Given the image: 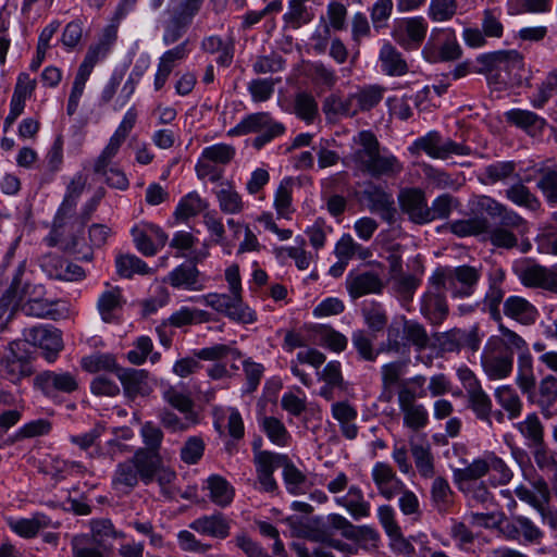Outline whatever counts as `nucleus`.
I'll return each mask as SVG.
<instances>
[{"instance_id":"obj_6","label":"nucleus","mask_w":557,"mask_h":557,"mask_svg":"<svg viewBox=\"0 0 557 557\" xmlns=\"http://www.w3.org/2000/svg\"><path fill=\"white\" fill-rule=\"evenodd\" d=\"M431 288L423 295L421 313L432 324L441 325L449 313V307L445 295V285H437L435 276L430 277Z\"/></svg>"},{"instance_id":"obj_27","label":"nucleus","mask_w":557,"mask_h":557,"mask_svg":"<svg viewBox=\"0 0 557 557\" xmlns=\"http://www.w3.org/2000/svg\"><path fill=\"white\" fill-rule=\"evenodd\" d=\"M536 393V400H532V404L540 406L542 413L546 417L555 414V406L557 401V377L554 375H547L542 379Z\"/></svg>"},{"instance_id":"obj_56","label":"nucleus","mask_w":557,"mask_h":557,"mask_svg":"<svg viewBox=\"0 0 557 557\" xmlns=\"http://www.w3.org/2000/svg\"><path fill=\"white\" fill-rule=\"evenodd\" d=\"M206 208L205 201L196 193H189L178 203L175 210V216L178 220L186 221L197 215Z\"/></svg>"},{"instance_id":"obj_2","label":"nucleus","mask_w":557,"mask_h":557,"mask_svg":"<svg viewBox=\"0 0 557 557\" xmlns=\"http://www.w3.org/2000/svg\"><path fill=\"white\" fill-rule=\"evenodd\" d=\"M433 275L437 285H445L454 297H469L481 278V269L468 264L456 268L438 269Z\"/></svg>"},{"instance_id":"obj_46","label":"nucleus","mask_w":557,"mask_h":557,"mask_svg":"<svg viewBox=\"0 0 557 557\" xmlns=\"http://www.w3.org/2000/svg\"><path fill=\"white\" fill-rule=\"evenodd\" d=\"M121 307L122 294L119 287L104 292L98 300V310L106 323L114 320L113 312Z\"/></svg>"},{"instance_id":"obj_44","label":"nucleus","mask_w":557,"mask_h":557,"mask_svg":"<svg viewBox=\"0 0 557 557\" xmlns=\"http://www.w3.org/2000/svg\"><path fill=\"white\" fill-rule=\"evenodd\" d=\"M323 110L326 114L355 116L358 113L354 94L347 97H339L336 95L329 96L323 104Z\"/></svg>"},{"instance_id":"obj_14","label":"nucleus","mask_w":557,"mask_h":557,"mask_svg":"<svg viewBox=\"0 0 557 557\" xmlns=\"http://www.w3.org/2000/svg\"><path fill=\"white\" fill-rule=\"evenodd\" d=\"M383 287L382 278L373 271L350 272L346 278V288L352 299L370 294H381Z\"/></svg>"},{"instance_id":"obj_35","label":"nucleus","mask_w":557,"mask_h":557,"mask_svg":"<svg viewBox=\"0 0 557 557\" xmlns=\"http://www.w3.org/2000/svg\"><path fill=\"white\" fill-rule=\"evenodd\" d=\"M379 521L385 530L387 536L393 541L400 543L406 548L412 546L404 537L400 527L395 519V511L389 505H382L377 508Z\"/></svg>"},{"instance_id":"obj_5","label":"nucleus","mask_w":557,"mask_h":557,"mask_svg":"<svg viewBox=\"0 0 557 557\" xmlns=\"http://www.w3.org/2000/svg\"><path fill=\"white\" fill-rule=\"evenodd\" d=\"M482 367L491 380L507 377L512 371L513 350L502 341L490 343L482 354Z\"/></svg>"},{"instance_id":"obj_1","label":"nucleus","mask_w":557,"mask_h":557,"mask_svg":"<svg viewBox=\"0 0 557 557\" xmlns=\"http://www.w3.org/2000/svg\"><path fill=\"white\" fill-rule=\"evenodd\" d=\"M255 133L252 147L260 150L274 138L285 133L284 124L275 121L269 112H257L245 116L240 123L227 132L231 137Z\"/></svg>"},{"instance_id":"obj_32","label":"nucleus","mask_w":557,"mask_h":557,"mask_svg":"<svg viewBox=\"0 0 557 557\" xmlns=\"http://www.w3.org/2000/svg\"><path fill=\"white\" fill-rule=\"evenodd\" d=\"M410 450L420 475L423 478H432L435 473V469L430 444L411 441Z\"/></svg>"},{"instance_id":"obj_60","label":"nucleus","mask_w":557,"mask_h":557,"mask_svg":"<svg viewBox=\"0 0 557 557\" xmlns=\"http://www.w3.org/2000/svg\"><path fill=\"white\" fill-rule=\"evenodd\" d=\"M539 174L537 188L542 190L548 202L557 203V170L542 168L539 170Z\"/></svg>"},{"instance_id":"obj_54","label":"nucleus","mask_w":557,"mask_h":557,"mask_svg":"<svg viewBox=\"0 0 557 557\" xmlns=\"http://www.w3.org/2000/svg\"><path fill=\"white\" fill-rule=\"evenodd\" d=\"M236 150L232 145L216 144L206 147L201 152V158L218 165L228 164L235 157Z\"/></svg>"},{"instance_id":"obj_51","label":"nucleus","mask_w":557,"mask_h":557,"mask_svg":"<svg viewBox=\"0 0 557 557\" xmlns=\"http://www.w3.org/2000/svg\"><path fill=\"white\" fill-rule=\"evenodd\" d=\"M537 494L528 487L520 486L516 490V495L519 499L527 502L535 509L542 510L544 505H547L549 502V490L545 482H540L536 485Z\"/></svg>"},{"instance_id":"obj_19","label":"nucleus","mask_w":557,"mask_h":557,"mask_svg":"<svg viewBox=\"0 0 557 557\" xmlns=\"http://www.w3.org/2000/svg\"><path fill=\"white\" fill-rule=\"evenodd\" d=\"M200 272L195 262L183 263L171 271L164 280L174 288H184L188 290H201Z\"/></svg>"},{"instance_id":"obj_15","label":"nucleus","mask_w":557,"mask_h":557,"mask_svg":"<svg viewBox=\"0 0 557 557\" xmlns=\"http://www.w3.org/2000/svg\"><path fill=\"white\" fill-rule=\"evenodd\" d=\"M372 479L384 498L392 499L399 495L405 487L401 480L396 476L392 466L385 462H376L372 469Z\"/></svg>"},{"instance_id":"obj_9","label":"nucleus","mask_w":557,"mask_h":557,"mask_svg":"<svg viewBox=\"0 0 557 557\" xmlns=\"http://www.w3.org/2000/svg\"><path fill=\"white\" fill-rule=\"evenodd\" d=\"M521 284L528 288H537L557 295V270L533 263L518 273Z\"/></svg>"},{"instance_id":"obj_48","label":"nucleus","mask_w":557,"mask_h":557,"mask_svg":"<svg viewBox=\"0 0 557 557\" xmlns=\"http://www.w3.org/2000/svg\"><path fill=\"white\" fill-rule=\"evenodd\" d=\"M506 196L516 205L525 207L532 211H535L541 207V202L536 196L522 183H517L509 187L506 190Z\"/></svg>"},{"instance_id":"obj_47","label":"nucleus","mask_w":557,"mask_h":557,"mask_svg":"<svg viewBox=\"0 0 557 557\" xmlns=\"http://www.w3.org/2000/svg\"><path fill=\"white\" fill-rule=\"evenodd\" d=\"M366 324L373 333L382 332L387 326V314L380 302H371L361 309Z\"/></svg>"},{"instance_id":"obj_30","label":"nucleus","mask_w":557,"mask_h":557,"mask_svg":"<svg viewBox=\"0 0 557 557\" xmlns=\"http://www.w3.org/2000/svg\"><path fill=\"white\" fill-rule=\"evenodd\" d=\"M403 171V165L394 156H381L380 152L363 166L361 172L368 173L373 177L396 176Z\"/></svg>"},{"instance_id":"obj_3","label":"nucleus","mask_w":557,"mask_h":557,"mask_svg":"<svg viewBox=\"0 0 557 557\" xmlns=\"http://www.w3.org/2000/svg\"><path fill=\"white\" fill-rule=\"evenodd\" d=\"M33 373L32 356L26 343L22 339L11 342L7 354L0 359V376L12 383H18Z\"/></svg>"},{"instance_id":"obj_20","label":"nucleus","mask_w":557,"mask_h":557,"mask_svg":"<svg viewBox=\"0 0 557 557\" xmlns=\"http://www.w3.org/2000/svg\"><path fill=\"white\" fill-rule=\"evenodd\" d=\"M133 462L140 475V481L148 485L154 481L157 471L163 462L161 453L138 448L132 456Z\"/></svg>"},{"instance_id":"obj_7","label":"nucleus","mask_w":557,"mask_h":557,"mask_svg":"<svg viewBox=\"0 0 557 557\" xmlns=\"http://www.w3.org/2000/svg\"><path fill=\"white\" fill-rule=\"evenodd\" d=\"M414 146L435 159H447L451 154L468 156L471 152L466 145L455 143L451 139L444 140L437 132H431L426 136L417 139Z\"/></svg>"},{"instance_id":"obj_16","label":"nucleus","mask_w":557,"mask_h":557,"mask_svg":"<svg viewBox=\"0 0 557 557\" xmlns=\"http://www.w3.org/2000/svg\"><path fill=\"white\" fill-rule=\"evenodd\" d=\"M504 314L522 325H532L539 317L537 308L521 296H509L503 305Z\"/></svg>"},{"instance_id":"obj_21","label":"nucleus","mask_w":557,"mask_h":557,"mask_svg":"<svg viewBox=\"0 0 557 557\" xmlns=\"http://www.w3.org/2000/svg\"><path fill=\"white\" fill-rule=\"evenodd\" d=\"M187 44L188 41L186 40L162 54L159 60L158 70L154 76L156 90H160L164 86L176 64L186 58L188 53Z\"/></svg>"},{"instance_id":"obj_12","label":"nucleus","mask_w":557,"mask_h":557,"mask_svg":"<svg viewBox=\"0 0 557 557\" xmlns=\"http://www.w3.org/2000/svg\"><path fill=\"white\" fill-rule=\"evenodd\" d=\"M400 209L416 224L428 223L430 215L425 194L420 188H406L399 193Z\"/></svg>"},{"instance_id":"obj_42","label":"nucleus","mask_w":557,"mask_h":557,"mask_svg":"<svg viewBox=\"0 0 557 557\" xmlns=\"http://www.w3.org/2000/svg\"><path fill=\"white\" fill-rule=\"evenodd\" d=\"M208 490L210 491V499L220 507L231 504L234 497V488L230 483L220 475H211L208 480Z\"/></svg>"},{"instance_id":"obj_24","label":"nucleus","mask_w":557,"mask_h":557,"mask_svg":"<svg viewBox=\"0 0 557 557\" xmlns=\"http://www.w3.org/2000/svg\"><path fill=\"white\" fill-rule=\"evenodd\" d=\"M505 116L508 123L523 129L531 136L540 134L546 125L543 117L528 110L513 109L506 112Z\"/></svg>"},{"instance_id":"obj_26","label":"nucleus","mask_w":557,"mask_h":557,"mask_svg":"<svg viewBox=\"0 0 557 557\" xmlns=\"http://www.w3.org/2000/svg\"><path fill=\"white\" fill-rule=\"evenodd\" d=\"M357 143L360 145V148L352 153L351 159L357 169L361 171L380 152V143L370 131L360 132Z\"/></svg>"},{"instance_id":"obj_57","label":"nucleus","mask_w":557,"mask_h":557,"mask_svg":"<svg viewBox=\"0 0 557 557\" xmlns=\"http://www.w3.org/2000/svg\"><path fill=\"white\" fill-rule=\"evenodd\" d=\"M384 88L377 85L366 87L354 94L357 110L369 111L374 108L383 98Z\"/></svg>"},{"instance_id":"obj_52","label":"nucleus","mask_w":557,"mask_h":557,"mask_svg":"<svg viewBox=\"0 0 557 557\" xmlns=\"http://www.w3.org/2000/svg\"><path fill=\"white\" fill-rule=\"evenodd\" d=\"M459 206L457 198L449 194H443L438 196L429 207L430 215L428 223L434 220H446L449 218L453 209Z\"/></svg>"},{"instance_id":"obj_13","label":"nucleus","mask_w":557,"mask_h":557,"mask_svg":"<svg viewBox=\"0 0 557 557\" xmlns=\"http://www.w3.org/2000/svg\"><path fill=\"white\" fill-rule=\"evenodd\" d=\"M524 69L523 55L517 50L497 51V82L504 84H518L522 78Z\"/></svg>"},{"instance_id":"obj_10","label":"nucleus","mask_w":557,"mask_h":557,"mask_svg":"<svg viewBox=\"0 0 557 557\" xmlns=\"http://www.w3.org/2000/svg\"><path fill=\"white\" fill-rule=\"evenodd\" d=\"M428 24L422 16L403 20L393 30V38L405 50L418 49L425 39Z\"/></svg>"},{"instance_id":"obj_17","label":"nucleus","mask_w":557,"mask_h":557,"mask_svg":"<svg viewBox=\"0 0 557 557\" xmlns=\"http://www.w3.org/2000/svg\"><path fill=\"white\" fill-rule=\"evenodd\" d=\"M363 195L369 202L370 211L379 213L380 216L389 224L396 221L397 209L392 194L373 186L364 190Z\"/></svg>"},{"instance_id":"obj_11","label":"nucleus","mask_w":557,"mask_h":557,"mask_svg":"<svg viewBox=\"0 0 557 557\" xmlns=\"http://www.w3.org/2000/svg\"><path fill=\"white\" fill-rule=\"evenodd\" d=\"M34 384L46 395L57 392L70 394L79 387L75 372L44 371L35 377Z\"/></svg>"},{"instance_id":"obj_23","label":"nucleus","mask_w":557,"mask_h":557,"mask_svg":"<svg viewBox=\"0 0 557 557\" xmlns=\"http://www.w3.org/2000/svg\"><path fill=\"white\" fill-rule=\"evenodd\" d=\"M335 503L346 508L355 520L367 518L371 512L370 503L364 499L363 492L357 485H351L346 495L336 497Z\"/></svg>"},{"instance_id":"obj_64","label":"nucleus","mask_w":557,"mask_h":557,"mask_svg":"<svg viewBox=\"0 0 557 557\" xmlns=\"http://www.w3.org/2000/svg\"><path fill=\"white\" fill-rule=\"evenodd\" d=\"M140 435L146 450L160 453L163 441V431L151 421L145 422L140 428Z\"/></svg>"},{"instance_id":"obj_36","label":"nucleus","mask_w":557,"mask_h":557,"mask_svg":"<svg viewBox=\"0 0 557 557\" xmlns=\"http://www.w3.org/2000/svg\"><path fill=\"white\" fill-rule=\"evenodd\" d=\"M454 492L446 479L437 476L431 486V499L433 507L440 513H446L454 504Z\"/></svg>"},{"instance_id":"obj_33","label":"nucleus","mask_w":557,"mask_h":557,"mask_svg":"<svg viewBox=\"0 0 557 557\" xmlns=\"http://www.w3.org/2000/svg\"><path fill=\"white\" fill-rule=\"evenodd\" d=\"M446 228L458 237L481 236L487 231V219L473 216L465 220H456L446 225Z\"/></svg>"},{"instance_id":"obj_4","label":"nucleus","mask_w":557,"mask_h":557,"mask_svg":"<svg viewBox=\"0 0 557 557\" xmlns=\"http://www.w3.org/2000/svg\"><path fill=\"white\" fill-rule=\"evenodd\" d=\"M202 300L216 312L237 323L251 324L257 321L256 312L244 302L242 294L210 293L202 296Z\"/></svg>"},{"instance_id":"obj_25","label":"nucleus","mask_w":557,"mask_h":557,"mask_svg":"<svg viewBox=\"0 0 557 557\" xmlns=\"http://www.w3.org/2000/svg\"><path fill=\"white\" fill-rule=\"evenodd\" d=\"M74 219L69 226H53L47 238L49 246H60L65 251H76L79 240L83 238L84 230L77 231Z\"/></svg>"},{"instance_id":"obj_28","label":"nucleus","mask_w":557,"mask_h":557,"mask_svg":"<svg viewBox=\"0 0 557 557\" xmlns=\"http://www.w3.org/2000/svg\"><path fill=\"white\" fill-rule=\"evenodd\" d=\"M276 454L274 453H260L257 455V475L262 490L265 492H273L276 490L277 484L273 478V472L276 466Z\"/></svg>"},{"instance_id":"obj_63","label":"nucleus","mask_w":557,"mask_h":557,"mask_svg":"<svg viewBox=\"0 0 557 557\" xmlns=\"http://www.w3.org/2000/svg\"><path fill=\"white\" fill-rule=\"evenodd\" d=\"M278 82L274 78H256L248 84V91L255 102H264L272 97Z\"/></svg>"},{"instance_id":"obj_61","label":"nucleus","mask_w":557,"mask_h":557,"mask_svg":"<svg viewBox=\"0 0 557 557\" xmlns=\"http://www.w3.org/2000/svg\"><path fill=\"white\" fill-rule=\"evenodd\" d=\"M294 109L297 116L307 122H311L318 114V103L314 97L305 91L296 95Z\"/></svg>"},{"instance_id":"obj_41","label":"nucleus","mask_w":557,"mask_h":557,"mask_svg":"<svg viewBox=\"0 0 557 557\" xmlns=\"http://www.w3.org/2000/svg\"><path fill=\"white\" fill-rule=\"evenodd\" d=\"M483 236L484 240L490 242L495 248L510 250L518 246V237L512 231L499 225L491 226L488 220L487 231L484 232Z\"/></svg>"},{"instance_id":"obj_38","label":"nucleus","mask_w":557,"mask_h":557,"mask_svg":"<svg viewBox=\"0 0 557 557\" xmlns=\"http://www.w3.org/2000/svg\"><path fill=\"white\" fill-rule=\"evenodd\" d=\"M91 533L89 536L98 542L107 550L109 548L108 542L114 539H123V532L116 531L110 519L99 518L92 519L89 522Z\"/></svg>"},{"instance_id":"obj_45","label":"nucleus","mask_w":557,"mask_h":557,"mask_svg":"<svg viewBox=\"0 0 557 557\" xmlns=\"http://www.w3.org/2000/svg\"><path fill=\"white\" fill-rule=\"evenodd\" d=\"M309 0H289L288 11L284 14V21L298 28L308 24L313 18V13L307 7Z\"/></svg>"},{"instance_id":"obj_8","label":"nucleus","mask_w":557,"mask_h":557,"mask_svg":"<svg viewBox=\"0 0 557 557\" xmlns=\"http://www.w3.org/2000/svg\"><path fill=\"white\" fill-rule=\"evenodd\" d=\"M25 339L23 342L38 346L44 351V356L48 361H53L63 348L61 333L57 329L46 326H34L25 331Z\"/></svg>"},{"instance_id":"obj_18","label":"nucleus","mask_w":557,"mask_h":557,"mask_svg":"<svg viewBox=\"0 0 557 557\" xmlns=\"http://www.w3.org/2000/svg\"><path fill=\"white\" fill-rule=\"evenodd\" d=\"M189 528L199 534L221 540L226 539L231 530L230 521L221 512L202 516L194 520Z\"/></svg>"},{"instance_id":"obj_34","label":"nucleus","mask_w":557,"mask_h":557,"mask_svg":"<svg viewBox=\"0 0 557 557\" xmlns=\"http://www.w3.org/2000/svg\"><path fill=\"white\" fill-rule=\"evenodd\" d=\"M508 535L511 539L523 536L524 541L539 543L543 536L540 529L528 518L523 516L513 517L510 524L507 525Z\"/></svg>"},{"instance_id":"obj_39","label":"nucleus","mask_w":557,"mask_h":557,"mask_svg":"<svg viewBox=\"0 0 557 557\" xmlns=\"http://www.w3.org/2000/svg\"><path fill=\"white\" fill-rule=\"evenodd\" d=\"M276 466L283 467V478L287 490L297 494L306 482V475L289 460L286 455L276 454Z\"/></svg>"},{"instance_id":"obj_37","label":"nucleus","mask_w":557,"mask_h":557,"mask_svg":"<svg viewBox=\"0 0 557 557\" xmlns=\"http://www.w3.org/2000/svg\"><path fill=\"white\" fill-rule=\"evenodd\" d=\"M517 384L523 394L528 396L529 401L536 400V381L532 372V359L530 355L519 357V375Z\"/></svg>"},{"instance_id":"obj_43","label":"nucleus","mask_w":557,"mask_h":557,"mask_svg":"<svg viewBox=\"0 0 557 557\" xmlns=\"http://www.w3.org/2000/svg\"><path fill=\"white\" fill-rule=\"evenodd\" d=\"M72 552L74 557H103L107 549L102 547L89 534H78L72 539Z\"/></svg>"},{"instance_id":"obj_22","label":"nucleus","mask_w":557,"mask_h":557,"mask_svg":"<svg viewBox=\"0 0 557 557\" xmlns=\"http://www.w3.org/2000/svg\"><path fill=\"white\" fill-rule=\"evenodd\" d=\"M379 61L382 71L388 76H404L409 72L403 53L391 42H385L380 49Z\"/></svg>"},{"instance_id":"obj_59","label":"nucleus","mask_w":557,"mask_h":557,"mask_svg":"<svg viewBox=\"0 0 557 557\" xmlns=\"http://www.w3.org/2000/svg\"><path fill=\"white\" fill-rule=\"evenodd\" d=\"M48 525L45 516H35L32 519H20L10 523L11 529L23 537H34L39 530Z\"/></svg>"},{"instance_id":"obj_31","label":"nucleus","mask_w":557,"mask_h":557,"mask_svg":"<svg viewBox=\"0 0 557 557\" xmlns=\"http://www.w3.org/2000/svg\"><path fill=\"white\" fill-rule=\"evenodd\" d=\"M116 375L123 385L127 398L134 399L137 395L144 394V384L148 377L146 370L121 368L117 370Z\"/></svg>"},{"instance_id":"obj_62","label":"nucleus","mask_w":557,"mask_h":557,"mask_svg":"<svg viewBox=\"0 0 557 557\" xmlns=\"http://www.w3.org/2000/svg\"><path fill=\"white\" fill-rule=\"evenodd\" d=\"M163 398L181 413H190L194 409V400L190 395L178 391L175 386H169L163 392Z\"/></svg>"},{"instance_id":"obj_29","label":"nucleus","mask_w":557,"mask_h":557,"mask_svg":"<svg viewBox=\"0 0 557 557\" xmlns=\"http://www.w3.org/2000/svg\"><path fill=\"white\" fill-rule=\"evenodd\" d=\"M139 480L140 475L131 457L116 466L112 485L117 491L129 492L138 484Z\"/></svg>"},{"instance_id":"obj_53","label":"nucleus","mask_w":557,"mask_h":557,"mask_svg":"<svg viewBox=\"0 0 557 557\" xmlns=\"http://www.w3.org/2000/svg\"><path fill=\"white\" fill-rule=\"evenodd\" d=\"M117 273L123 277H132L135 273L148 274L151 272L150 268L136 256L125 255L116 259Z\"/></svg>"},{"instance_id":"obj_58","label":"nucleus","mask_w":557,"mask_h":557,"mask_svg":"<svg viewBox=\"0 0 557 557\" xmlns=\"http://www.w3.org/2000/svg\"><path fill=\"white\" fill-rule=\"evenodd\" d=\"M488 472L487 457L484 459H475L472 463L463 469L454 471V479L457 483L462 484L469 481H478Z\"/></svg>"},{"instance_id":"obj_50","label":"nucleus","mask_w":557,"mask_h":557,"mask_svg":"<svg viewBox=\"0 0 557 557\" xmlns=\"http://www.w3.org/2000/svg\"><path fill=\"white\" fill-rule=\"evenodd\" d=\"M401 321L405 338L419 350L425 349L429 345V335L425 327L419 322L406 320L405 317L401 318Z\"/></svg>"},{"instance_id":"obj_40","label":"nucleus","mask_w":557,"mask_h":557,"mask_svg":"<svg viewBox=\"0 0 557 557\" xmlns=\"http://www.w3.org/2000/svg\"><path fill=\"white\" fill-rule=\"evenodd\" d=\"M335 255L339 260L348 262L354 257L366 260L372 256V252L369 248L362 247L356 243L349 234H345L335 246Z\"/></svg>"},{"instance_id":"obj_49","label":"nucleus","mask_w":557,"mask_h":557,"mask_svg":"<svg viewBox=\"0 0 557 557\" xmlns=\"http://www.w3.org/2000/svg\"><path fill=\"white\" fill-rule=\"evenodd\" d=\"M55 304L41 297H29L22 306V310L26 315L35 318H53L58 313L54 308Z\"/></svg>"},{"instance_id":"obj_55","label":"nucleus","mask_w":557,"mask_h":557,"mask_svg":"<svg viewBox=\"0 0 557 557\" xmlns=\"http://www.w3.org/2000/svg\"><path fill=\"white\" fill-rule=\"evenodd\" d=\"M495 397L510 417H517L521 413L522 403L517 392L510 386L498 387L495 391Z\"/></svg>"}]
</instances>
